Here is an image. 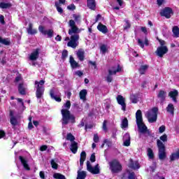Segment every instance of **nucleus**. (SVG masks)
Segmentation results:
<instances>
[{
    "instance_id": "f257e3e1",
    "label": "nucleus",
    "mask_w": 179,
    "mask_h": 179,
    "mask_svg": "<svg viewBox=\"0 0 179 179\" xmlns=\"http://www.w3.org/2000/svg\"><path fill=\"white\" fill-rule=\"evenodd\" d=\"M69 34L71 36L70 41L67 43L68 47H71V48H76L78 44L79 43V33H80V29L76 26V22L75 20H70L69 21Z\"/></svg>"
},
{
    "instance_id": "f03ea898",
    "label": "nucleus",
    "mask_w": 179,
    "mask_h": 179,
    "mask_svg": "<svg viewBox=\"0 0 179 179\" xmlns=\"http://www.w3.org/2000/svg\"><path fill=\"white\" fill-rule=\"evenodd\" d=\"M64 108L62 109V124L68 125L69 122L75 124V116L71 114L69 109L71 108V101H67L64 105Z\"/></svg>"
},
{
    "instance_id": "7ed1b4c3",
    "label": "nucleus",
    "mask_w": 179,
    "mask_h": 179,
    "mask_svg": "<svg viewBox=\"0 0 179 179\" xmlns=\"http://www.w3.org/2000/svg\"><path fill=\"white\" fill-rule=\"evenodd\" d=\"M136 120L137 127L138 128V131L140 134H148L149 130H148V127L143 123V119L142 117V111L141 110H138L136 113Z\"/></svg>"
},
{
    "instance_id": "20e7f679",
    "label": "nucleus",
    "mask_w": 179,
    "mask_h": 179,
    "mask_svg": "<svg viewBox=\"0 0 179 179\" xmlns=\"http://www.w3.org/2000/svg\"><path fill=\"white\" fill-rule=\"evenodd\" d=\"M45 81L44 80H41L40 82L35 81V88L36 89V96L38 99H43V96H44V84Z\"/></svg>"
},
{
    "instance_id": "39448f33",
    "label": "nucleus",
    "mask_w": 179,
    "mask_h": 179,
    "mask_svg": "<svg viewBox=\"0 0 179 179\" xmlns=\"http://www.w3.org/2000/svg\"><path fill=\"white\" fill-rule=\"evenodd\" d=\"M158 111H159V108L154 107L145 113V117L146 118H148V120L149 122L153 123L157 121Z\"/></svg>"
},
{
    "instance_id": "423d86ee",
    "label": "nucleus",
    "mask_w": 179,
    "mask_h": 179,
    "mask_svg": "<svg viewBox=\"0 0 179 179\" xmlns=\"http://www.w3.org/2000/svg\"><path fill=\"white\" fill-rule=\"evenodd\" d=\"M110 170L113 174H117L122 171V165L117 160H113L109 162Z\"/></svg>"
},
{
    "instance_id": "0eeeda50",
    "label": "nucleus",
    "mask_w": 179,
    "mask_h": 179,
    "mask_svg": "<svg viewBox=\"0 0 179 179\" xmlns=\"http://www.w3.org/2000/svg\"><path fill=\"white\" fill-rule=\"evenodd\" d=\"M121 69L122 68L120 65L115 66L110 68L108 71L109 75L106 77V81L108 83H111V82H113V77L111 76V75H115L117 72H121Z\"/></svg>"
},
{
    "instance_id": "6e6552de",
    "label": "nucleus",
    "mask_w": 179,
    "mask_h": 179,
    "mask_svg": "<svg viewBox=\"0 0 179 179\" xmlns=\"http://www.w3.org/2000/svg\"><path fill=\"white\" fill-rule=\"evenodd\" d=\"M157 145L159 149V159L160 160H164L166 157V149L164 147V144L160 140H157Z\"/></svg>"
},
{
    "instance_id": "1a4fd4ad",
    "label": "nucleus",
    "mask_w": 179,
    "mask_h": 179,
    "mask_svg": "<svg viewBox=\"0 0 179 179\" xmlns=\"http://www.w3.org/2000/svg\"><path fill=\"white\" fill-rule=\"evenodd\" d=\"M38 30L43 36H47L48 38H51L54 36V30L52 29H46L45 27L40 25L38 27Z\"/></svg>"
},
{
    "instance_id": "9d476101",
    "label": "nucleus",
    "mask_w": 179,
    "mask_h": 179,
    "mask_svg": "<svg viewBox=\"0 0 179 179\" xmlns=\"http://www.w3.org/2000/svg\"><path fill=\"white\" fill-rule=\"evenodd\" d=\"M87 170L91 173V174H100V166H99V164L94 166H92L90 162L88 161L87 162Z\"/></svg>"
},
{
    "instance_id": "9b49d317",
    "label": "nucleus",
    "mask_w": 179,
    "mask_h": 179,
    "mask_svg": "<svg viewBox=\"0 0 179 179\" xmlns=\"http://www.w3.org/2000/svg\"><path fill=\"white\" fill-rule=\"evenodd\" d=\"M168 52L169 48H167V46H159L155 51V54H157V57H159V58H163V56L167 54Z\"/></svg>"
},
{
    "instance_id": "f8f14e48",
    "label": "nucleus",
    "mask_w": 179,
    "mask_h": 179,
    "mask_svg": "<svg viewBox=\"0 0 179 179\" xmlns=\"http://www.w3.org/2000/svg\"><path fill=\"white\" fill-rule=\"evenodd\" d=\"M161 16H164L166 19H170L173 15V9L170 7H166L159 13Z\"/></svg>"
},
{
    "instance_id": "ddd939ff",
    "label": "nucleus",
    "mask_w": 179,
    "mask_h": 179,
    "mask_svg": "<svg viewBox=\"0 0 179 179\" xmlns=\"http://www.w3.org/2000/svg\"><path fill=\"white\" fill-rule=\"evenodd\" d=\"M116 100L117 104H120L122 107V111H125L127 110V103H125V99L122 95H117L116 97Z\"/></svg>"
},
{
    "instance_id": "4468645a",
    "label": "nucleus",
    "mask_w": 179,
    "mask_h": 179,
    "mask_svg": "<svg viewBox=\"0 0 179 179\" xmlns=\"http://www.w3.org/2000/svg\"><path fill=\"white\" fill-rule=\"evenodd\" d=\"M39 54H40V50L36 49L34 50L29 55L30 61H37Z\"/></svg>"
},
{
    "instance_id": "2eb2a0df",
    "label": "nucleus",
    "mask_w": 179,
    "mask_h": 179,
    "mask_svg": "<svg viewBox=\"0 0 179 179\" xmlns=\"http://www.w3.org/2000/svg\"><path fill=\"white\" fill-rule=\"evenodd\" d=\"M169 96L172 99L173 101L177 103V96H178V91L177 90H173L169 93Z\"/></svg>"
},
{
    "instance_id": "dca6fc26",
    "label": "nucleus",
    "mask_w": 179,
    "mask_h": 179,
    "mask_svg": "<svg viewBox=\"0 0 179 179\" xmlns=\"http://www.w3.org/2000/svg\"><path fill=\"white\" fill-rule=\"evenodd\" d=\"M167 96V92H166L164 90H159L158 94H157V98L159 99L161 103H163L164 100H166V96Z\"/></svg>"
},
{
    "instance_id": "f3484780",
    "label": "nucleus",
    "mask_w": 179,
    "mask_h": 179,
    "mask_svg": "<svg viewBox=\"0 0 179 179\" xmlns=\"http://www.w3.org/2000/svg\"><path fill=\"white\" fill-rule=\"evenodd\" d=\"M124 145L129 146L131 145V136L129 134L126 133L123 136Z\"/></svg>"
},
{
    "instance_id": "a211bd4d",
    "label": "nucleus",
    "mask_w": 179,
    "mask_h": 179,
    "mask_svg": "<svg viewBox=\"0 0 179 179\" xmlns=\"http://www.w3.org/2000/svg\"><path fill=\"white\" fill-rule=\"evenodd\" d=\"M97 29L99 31H101V33H103V34H106L108 32V29H107V27L101 23L98 24Z\"/></svg>"
},
{
    "instance_id": "6ab92c4d",
    "label": "nucleus",
    "mask_w": 179,
    "mask_h": 179,
    "mask_svg": "<svg viewBox=\"0 0 179 179\" xmlns=\"http://www.w3.org/2000/svg\"><path fill=\"white\" fill-rule=\"evenodd\" d=\"M54 93H55V89L52 88V90H50V95L51 99L59 103L61 101V98L58 96L55 95Z\"/></svg>"
},
{
    "instance_id": "aec40b11",
    "label": "nucleus",
    "mask_w": 179,
    "mask_h": 179,
    "mask_svg": "<svg viewBox=\"0 0 179 179\" xmlns=\"http://www.w3.org/2000/svg\"><path fill=\"white\" fill-rule=\"evenodd\" d=\"M148 69H149V65L143 64L140 66V68L138 69V72H139L140 75H145V73H146V71H148Z\"/></svg>"
},
{
    "instance_id": "412c9836",
    "label": "nucleus",
    "mask_w": 179,
    "mask_h": 179,
    "mask_svg": "<svg viewBox=\"0 0 179 179\" xmlns=\"http://www.w3.org/2000/svg\"><path fill=\"white\" fill-rule=\"evenodd\" d=\"M69 62L73 69H76V68H79V64H78V62L75 61V59H73V57L70 56Z\"/></svg>"
},
{
    "instance_id": "4be33fe9",
    "label": "nucleus",
    "mask_w": 179,
    "mask_h": 179,
    "mask_svg": "<svg viewBox=\"0 0 179 179\" xmlns=\"http://www.w3.org/2000/svg\"><path fill=\"white\" fill-rule=\"evenodd\" d=\"M20 160L25 170H27L28 171L30 170V166H29V164H27V160L24 159L23 157L20 156Z\"/></svg>"
},
{
    "instance_id": "5701e85b",
    "label": "nucleus",
    "mask_w": 179,
    "mask_h": 179,
    "mask_svg": "<svg viewBox=\"0 0 179 179\" xmlns=\"http://www.w3.org/2000/svg\"><path fill=\"white\" fill-rule=\"evenodd\" d=\"M10 124L13 125V127H16L17 125V119L16 117L13 115V111H10Z\"/></svg>"
},
{
    "instance_id": "b1692460",
    "label": "nucleus",
    "mask_w": 179,
    "mask_h": 179,
    "mask_svg": "<svg viewBox=\"0 0 179 179\" xmlns=\"http://www.w3.org/2000/svg\"><path fill=\"white\" fill-rule=\"evenodd\" d=\"M26 85L21 83L18 86V92L20 94H26V90H27Z\"/></svg>"
},
{
    "instance_id": "393cba45",
    "label": "nucleus",
    "mask_w": 179,
    "mask_h": 179,
    "mask_svg": "<svg viewBox=\"0 0 179 179\" xmlns=\"http://www.w3.org/2000/svg\"><path fill=\"white\" fill-rule=\"evenodd\" d=\"M28 34H37V29H33V24L29 23V27L27 29Z\"/></svg>"
},
{
    "instance_id": "a878e982",
    "label": "nucleus",
    "mask_w": 179,
    "mask_h": 179,
    "mask_svg": "<svg viewBox=\"0 0 179 179\" xmlns=\"http://www.w3.org/2000/svg\"><path fill=\"white\" fill-rule=\"evenodd\" d=\"M87 3L88 8L92 9V10H94L96 9V1L94 0H87Z\"/></svg>"
},
{
    "instance_id": "bb28decb",
    "label": "nucleus",
    "mask_w": 179,
    "mask_h": 179,
    "mask_svg": "<svg viewBox=\"0 0 179 179\" xmlns=\"http://www.w3.org/2000/svg\"><path fill=\"white\" fill-rule=\"evenodd\" d=\"M129 166L130 167V169H133L134 170H136V169H139V167H140L139 166V162H138V161H135L134 162V161L131 160Z\"/></svg>"
},
{
    "instance_id": "cd10ccee",
    "label": "nucleus",
    "mask_w": 179,
    "mask_h": 179,
    "mask_svg": "<svg viewBox=\"0 0 179 179\" xmlns=\"http://www.w3.org/2000/svg\"><path fill=\"white\" fill-rule=\"evenodd\" d=\"M70 150L75 155L78 152V143L73 141L71 143Z\"/></svg>"
},
{
    "instance_id": "c85d7f7f",
    "label": "nucleus",
    "mask_w": 179,
    "mask_h": 179,
    "mask_svg": "<svg viewBox=\"0 0 179 179\" xmlns=\"http://www.w3.org/2000/svg\"><path fill=\"white\" fill-rule=\"evenodd\" d=\"M80 100L85 101L86 100V96H87V90H82L79 93Z\"/></svg>"
},
{
    "instance_id": "c756f323",
    "label": "nucleus",
    "mask_w": 179,
    "mask_h": 179,
    "mask_svg": "<svg viewBox=\"0 0 179 179\" xmlns=\"http://www.w3.org/2000/svg\"><path fill=\"white\" fill-rule=\"evenodd\" d=\"M100 51L103 55H106V52H108V46L107 45H101Z\"/></svg>"
},
{
    "instance_id": "7c9ffc66",
    "label": "nucleus",
    "mask_w": 179,
    "mask_h": 179,
    "mask_svg": "<svg viewBox=\"0 0 179 179\" xmlns=\"http://www.w3.org/2000/svg\"><path fill=\"white\" fill-rule=\"evenodd\" d=\"M166 111L172 115H174V105H173V103H169L166 107Z\"/></svg>"
},
{
    "instance_id": "2f4dec72",
    "label": "nucleus",
    "mask_w": 179,
    "mask_h": 179,
    "mask_svg": "<svg viewBox=\"0 0 179 179\" xmlns=\"http://www.w3.org/2000/svg\"><path fill=\"white\" fill-rule=\"evenodd\" d=\"M86 160V152L83 151L80 154V164L83 166V163Z\"/></svg>"
},
{
    "instance_id": "473e14b6",
    "label": "nucleus",
    "mask_w": 179,
    "mask_h": 179,
    "mask_svg": "<svg viewBox=\"0 0 179 179\" xmlns=\"http://www.w3.org/2000/svg\"><path fill=\"white\" fill-rule=\"evenodd\" d=\"M86 178V171H78L77 179H85Z\"/></svg>"
},
{
    "instance_id": "72a5a7b5",
    "label": "nucleus",
    "mask_w": 179,
    "mask_h": 179,
    "mask_svg": "<svg viewBox=\"0 0 179 179\" xmlns=\"http://www.w3.org/2000/svg\"><path fill=\"white\" fill-rule=\"evenodd\" d=\"M78 58L80 59V61H83L85 59V51L80 50L77 52Z\"/></svg>"
},
{
    "instance_id": "f704fd0d",
    "label": "nucleus",
    "mask_w": 179,
    "mask_h": 179,
    "mask_svg": "<svg viewBox=\"0 0 179 179\" xmlns=\"http://www.w3.org/2000/svg\"><path fill=\"white\" fill-rule=\"evenodd\" d=\"M173 37L178 38L179 37V28L177 26H174L172 29Z\"/></svg>"
},
{
    "instance_id": "c9c22d12",
    "label": "nucleus",
    "mask_w": 179,
    "mask_h": 179,
    "mask_svg": "<svg viewBox=\"0 0 179 179\" xmlns=\"http://www.w3.org/2000/svg\"><path fill=\"white\" fill-rule=\"evenodd\" d=\"M171 162H174V160H177L179 159V150L176 151L175 153L172 154L170 157Z\"/></svg>"
},
{
    "instance_id": "e433bc0d",
    "label": "nucleus",
    "mask_w": 179,
    "mask_h": 179,
    "mask_svg": "<svg viewBox=\"0 0 179 179\" xmlns=\"http://www.w3.org/2000/svg\"><path fill=\"white\" fill-rule=\"evenodd\" d=\"M10 6H12V4L10 3H5V2L0 3V8L1 9H8V8H10Z\"/></svg>"
},
{
    "instance_id": "4c0bfd02",
    "label": "nucleus",
    "mask_w": 179,
    "mask_h": 179,
    "mask_svg": "<svg viewBox=\"0 0 179 179\" xmlns=\"http://www.w3.org/2000/svg\"><path fill=\"white\" fill-rule=\"evenodd\" d=\"M130 100H131V103L136 104V103H138V101L139 100V98L138 97V96H136L135 94H131L130 96Z\"/></svg>"
},
{
    "instance_id": "58836bf2",
    "label": "nucleus",
    "mask_w": 179,
    "mask_h": 179,
    "mask_svg": "<svg viewBox=\"0 0 179 179\" xmlns=\"http://www.w3.org/2000/svg\"><path fill=\"white\" fill-rule=\"evenodd\" d=\"M55 6L59 13H62V12H64V10L61 8V4H59L58 1H55Z\"/></svg>"
},
{
    "instance_id": "ea45409f",
    "label": "nucleus",
    "mask_w": 179,
    "mask_h": 179,
    "mask_svg": "<svg viewBox=\"0 0 179 179\" xmlns=\"http://www.w3.org/2000/svg\"><path fill=\"white\" fill-rule=\"evenodd\" d=\"M147 155L148 156L149 159H151L155 157V154H153V150L151 148L147 149Z\"/></svg>"
},
{
    "instance_id": "a19ab883",
    "label": "nucleus",
    "mask_w": 179,
    "mask_h": 179,
    "mask_svg": "<svg viewBox=\"0 0 179 179\" xmlns=\"http://www.w3.org/2000/svg\"><path fill=\"white\" fill-rule=\"evenodd\" d=\"M53 178L55 179H66V178H65V176L59 173H55L53 175Z\"/></svg>"
},
{
    "instance_id": "79ce46f5",
    "label": "nucleus",
    "mask_w": 179,
    "mask_h": 179,
    "mask_svg": "<svg viewBox=\"0 0 179 179\" xmlns=\"http://www.w3.org/2000/svg\"><path fill=\"white\" fill-rule=\"evenodd\" d=\"M0 43H1V44H4V45H9L10 44V41H9L8 38L3 39L0 37Z\"/></svg>"
},
{
    "instance_id": "37998d69",
    "label": "nucleus",
    "mask_w": 179,
    "mask_h": 179,
    "mask_svg": "<svg viewBox=\"0 0 179 179\" xmlns=\"http://www.w3.org/2000/svg\"><path fill=\"white\" fill-rule=\"evenodd\" d=\"M122 128L124 129V128H127L128 127V119L124 118L122 121Z\"/></svg>"
},
{
    "instance_id": "c03bdc74",
    "label": "nucleus",
    "mask_w": 179,
    "mask_h": 179,
    "mask_svg": "<svg viewBox=\"0 0 179 179\" xmlns=\"http://www.w3.org/2000/svg\"><path fill=\"white\" fill-rule=\"evenodd\" d=\"M66 141H71V142H75V136L72 134L69 133L67 134Z\"/></svg>"
},
{
    "instance_id": "a18cd8bd",
    "label": "nucleus",
    "mask_w": 179,
    "mask_h": 179,
    "mask_svg": "<svg viewBox=\"0 0 179 179\" xmlns=\"http://www.w3.org/2000/svg\"><path fill=\"white\" fill-rule=\"evenodd\" d=\"M50 164L52 166V169H54L55 170H57V169H58V164L55 162V160L52 159L50 162Z\"/></svg>"
},
{
    "instance_id": "49530a36",
    "label": "nucleus",
    "mask_w": 179,
    "mask_h": 179,
    "mask_svg": "<svg viewBox=\"0 0 179 179\" xmlns=\"http://www.w3.org/2000/svg\"><path fill=\"white\" fill-rule=\"evenodd\" d=\"M159 139L162 141V142H167V134H164L160 136Z\"/></svg>"
},
{
    "instance_id": "de8ad7c7",
    "label": "nucleus",
    "mask_w": 179,
    "mask_h": 179,
    "mask_svg": "<svg viewBox=\"0 0 179 179\" xmlns=\"http://www.w3.org/2000/svg\"><path fill=\"white\" fill-rule=\"evenodd\" d=\"M157 40L161 45V47H166V41H164V40H162V39H159V38H157Z\"/></svg>"
},
{
    "instance_id": "09e8293b",
    "label": "nucleus",
    "mask_w": 179,
    "mask_h": 179,
    "mask_svg": "<svg viewBox=\"0 0 179 179\" xmlns=\"http://www.w3.org/2000/svg\"><path fill=\"white\" fill-rule=\"evenodd\" d=\"M73 17L76 22H79L80 20V15L74 14L73 15Z\"/></svg>"
},
{
    "instance_id": "8fccbe9b",
    "label": "nucleus",
    "mask_w": 179,
    "mask_h": 179,
    "mask_svg": "<svg viewBox=\"0 0 179 179\" xmlns=\"http://www.w3.org/2000/svg\"><path fill=\"white\" fill-rule=\"evenodd\" d=\"M164 131H166V126L162 125L159 128V134H163V132H164Z\"/></svg>"
},
{
    "instance_id": "3c124183",
    "label": "nucleus",
    "mask_w": 179,
    "mask_h": 179,
    "mask_svg": "<svg viewBox=\"0 0 179 179\" xmlns=\"http://www.w3.org/2000/svg\"><path fill=\"white\" fill-rule=\"evenodd\" d=\"M67 9L69 10H75V9H76V6H75V4H71L67 6Z\"/></svg>"
},
{
    "instance_id": "603ef678",
    "label": "nucleus",
    "mask_w": 179,
    "mask_h": 179,
    "mask_svg": "<svg viewBox=\"0 0 179 179\" xmlns=\"http://www.w3.org/2000/svg\"><path fill=\"white\" fill-rule=\"evenodd\" d=\"M90 162H92V163H94V162H96V154L93 153L91 157H90Z\"/></svg>"
},
{
    "instance_id": "864d4df0",
    "label": "nucleus",
    "mask_w": 179,
    "mask_h": 179,
    "mask_svg": "<svg viewBox=\"0 0 179 179\" xmlns=\"http://www.w3.org/2000/svg\"><path fill=\"white\" fill-rule=\"evenodd\" d=\"M62 57L63 59H65V58H66V57H68V51L67 50H64L62 52Z\"/></svg>"
},
{
    "instance_id": "5fc2aeb1",
    "label": "nucleus",
    "mask_w": 179,
    "mask_h": 179,
    "mask_svg": "<svg viewBox=\"0 0 179 179\" xmlns=\"http://www.w3.org/2000/svg\"><path fill=\"white\" fill-rule=\"evenodd\" d=\"M0 22L1 24H5V17L2 15H0Z\"/></svg>"
},
{
    "instance_id": "6e6d98bb",
    "label": "nucleus",
    "mask_w": 179,
    "mask_h": 179,
    "mask_svg": "<svg viewBox=\"0 0 179 179\" xmlns=\"http://www.w3.org/2000/svg\"><path fill=\"white\" fill-rule=\"evenodd\" d=\"M138 43L140 45V47H141V48H143L145 47L143 42L140 38L138 39Z\"/></svg>"
},
{
    "instance_id": "4d7b16f0",
    "label": "nucleus",
    "mask_w": 179,
    "mask_h": 179,
    "mask_svg": "<svg viewBox=\"0 0 179 179\" xmlns=\"http://www.w3.org/2000/svg\"><path fill=\"white\" fill-rule=\"evenodd\" d=\"M74 75H77V76H83V73L80 71H77L74 73Z\"/></svg>"
},
{
    "instance_id": "13d9d810",
    "label": "nucleus",
    "mask_w": 179,
    "mask_h": 179,
    "mask_svg": "<svg viewBox=\"0 0 179 179\" xmlns=\"http://www.w3.org/2000/svg\"><path fill=\"white\" fill-rule=\"evenodd\" d=\"M156 170V164L154 163L152 166H150V171L153 173Z\"/></svg>"
},
{
    "instance_id": "bf43d9fd",
    "label": "nucleus",
    "mask_w": 179,
    "mask_h": 179,
    "mask_svg": "<svg viewBox=\"0 0 179 179\" xmlns=\"http://www.w3.org/2000/svg\"><path fill=\"white\" fill-rule=\"evenodd\" d=\"M129 179H135V173L134 172L129 173Z\"/></svg>"
},
{
    "instance_id": "052dcab7",
    "label": "nucleus",
    "mask_w": 179,
    "mask_h": 179,
    "mask_svg": "<svg viewBox=\"0 0 179 179\" xmlns=\"http://www.w3.org/2000/svg\"><path fill=\"white\" fill-rule=\"evenodd\" d=\"M164 3V0H157V3L158 6H162Z\"/></svg>"
},
{
    "instance_id": "680f3d73",
    "label": "nucleus",
    "mask_w": 179,
    "mask_h": 179,
    "mask_svg": "<svg viewBox=\"0 0 179 179\" xmlns=\"http://www.w3.org/2000/svg\"><path fill=\"white\" fill-rule=\"evenodd\" d=\"M103 131H107V121L104 120L103 123Z\"/></svg>"
},
{
    "instance_id": "e2e57ef3",
    "label": "nucleus",
    "mask_w": 179,
    "mask_h": 179,
    "mask_svg": "<svg viewBox=\"0 0 179 179\" xmlns=\"http://www.w3.org/2000/svg\"><path fill=\"white\" fill-rule=\"evenodd\" d=\"M94 142L97 143L99 142V136L97 134L94 135Z\"/></svg>"
},
{
    "instance_id": "0e129e2a",
    "label": "nucleus",
    "mask_w": 179,
    "mask_h": 179,
    "mask_svg": "<svg viewBox=\"0 0 179 179\" xmlns=\"http://www.w3.org/2000/svg\"><path fill=\"white\" fill-rule=\"evenodd\" d=\"M48 148V147L47 145H42L40 148V150L41 152H44L45 150H47Z\"/></svg>"
},
{
    "instance_id": "69168bd1",
    "label": "nucleus",
    "mask_w": 179,
    "mask_h": 179,
    "mask_svg": "<svg viewBox=\"0 0 179 179\" xmlns=\"http://www.w3.org/2000/svg\"><path fill=\"white\" fill-rule=\"evenodd\" d=\"M39 176H40L41 178H42V179L45 178V174H44V171H41L39 173Z\"/></svg>"
},
{
    "instance_id": "338daca9",
    "label": "nucleus",
    "mask_w": 179,
    "mask_h": 179,
    "mask_svg": "<svg viewBox=\"0 0 179 179\" xmlns=\"http://www.w3.org/2000/svg\"><path fill=\"white\" fill-rule=\"evenodd\" d=\"M5 136V131L0 130V139H2Z\"/></svg>"
},
{
    "instance_id": "774afa93",
    "label": "nucleus",
    "mask_w": 179,
    "mask_h": 179,
    "mask_svg": "<svg viewBox=\"0 0 179 179\" xmlns=\"http://www.w3.org/2000/svg\"><path fill=\"white\" fill-rule=\"evenodd\" d=\"M141 31H143V33H144L145 34H146V33H148V30L146 29V27H141Z\"/></svg>"
}]
</instances>
